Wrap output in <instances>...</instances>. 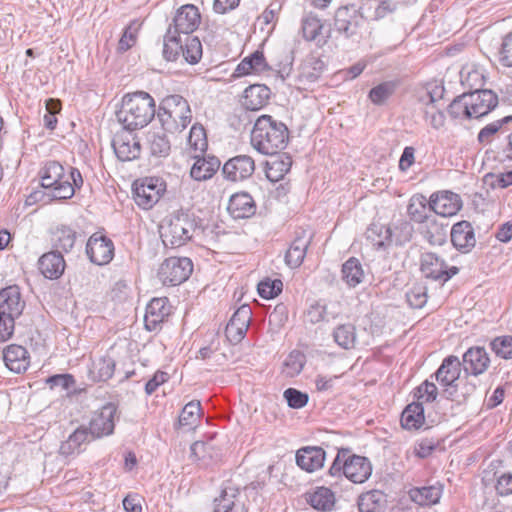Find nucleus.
I'll use <instances>...</instances> for the list:
<instances>
[{"instance_id": "052dcab7", "label": "nucleus", "mask_w": 512, "mask_h": 512, "mask_svg": "<svg viewBox=\"0 0 512 512\" xmlns=\"http://www.w3.org/2000/svg\"><path fill=\"white\" fill-rule=\"evenodd\" d=\"M350 450L346 448H341L338 450V453L329 468V475L331 476H345V465L348 463Z\"/></svg>"}, {"instance_id": "79ce46f5", "label": "nucleus", "mask_w": 512, "mask_h": 512, "mask_svg": "<svg viewBox=\"0 0 512 512\" xmlns=\"http://www.w3.org/2000/svg\"><path fill=\"white\" fill-rule=\"evenodd\" d=\"M182 42L178 33L172 31V25H169L164 35L163 55L168 61L177 60L181 53Z\"/></svg>"}, {"instance_id": "338daca9", "label": "nucleus", "mask_w": 512, "mask_h": 512, "mask_svg": "<svg viewBox=\"0 0 512 512\" xmlns=\"http://www.w3.org/2000/svg\"><path fill=\"white\" fill-rule=\"evenodd\" d=\"M47 384L52 389L60 387L63 390H68L75 384V380L73 376L69 374H59L49 377L47 379Z\"/></svg>"}, {"instance_id": "9b49d317", "label": "nucleus", "mask_w": 512, "mask_h": 512, "mask_svg": "<svg viewBox=\"0 0 512 512\" xmlns=\"http://www.w3.org/2000/svg\"><path fill=\"white\" fill-rule=\"evenodd\" d=\"M448 113L453 118L480 119V90L464 93L455 98L448 107Z\"/></svg>"}, {"instance_id": "6e6552de", "label": "nucleus", "mask_w": 512, "mask_h": 512, "mask_svg": "<svg viewBox=\"0 0 512 512\" xmlns=\"http://www.w3.org/2000/svg\"><path fill=\"white\" fill-rule=\"evenodd\" d=\"M420 271L427 279L445 283L458 273V268L448 267L444 259L435 253L424 252L420 256Z\"/></svg>"}, {"instance_id": "e433bc0d", "label": "nucleus", "mask_w": 512, "mask_h": 512, "mask_svg": "<svg viewBox=\"0 0 512 512\" xmlns=\"http://www.w3.org/2000/svg\"><path fill=\"white\" fill-rule=\"evenodd\" d=\"M425 240L432 246H441L446 242L447 230L443 224H439L434 219L425 222L421 230Z\"/></svg>"}, {"instance_id": "8fccbe9b", "label": "nucleus", "mask_w": 512, "mask_h": 512, "mask_svg": "<svg viewBox=\"0 0 512 512\" xmlns=\"http://www.w3.org/2000/svg\"><path fill=\"white\" fill-rule=\"evenodd\" d=\"M188 144L194 152L203 154L207 147L208 142L206 138L205 129L200 124H194L189 132Z\"/></svg>"}, {"instance_id": "2eb2a0df", "label": "nucleus", "mask_w": 512, "mask_h": 512, "mask_svg": "<svg viewBox=\"0 0 512 512\" xmlns=\"http://www.w3.org/2000/svg\"><path fill=\"white\" fill-rule=\"evenodd\" d=\"M200 23L201 15L198 8L193 4H185L176 11L170 25H172V31L178 34H191Z\"/></svg>"}, {"instance_id": "cd10ccee", "label": "nucleus", "mask_w": 512, "mask_h": 512, "mask_svg": "<svg viewBox=\"0 0 512 512\" xmlns=\"http://www.w3.org/2000/svg\"><path fill=\"white\" fill-rule=\"evenodd\" d=\"M39 270L48 279L59 278L65 269V261L60 252H49L42 255L38 261Z\"/></svg>"}, {"instance_id": "37998d69", "label": "nucleus", "mask_w": 512, "mask_h": 512, "mask_svg": "<svg viewBox=\"0 0 512 512\" xmlns=\"http://www.w3.org/2000/svg\"><path fill=\"white\" fill-rule=\"evenodd\" d=\"M461 367L468 377H478L480 374V346L470 347L463 354Z\"/></svg>"}, {"instance_id": "69168bd1", "label": "nucleus", "mask_w": 512, "mask_h": 512, "mask_svg": "<svg viewBox=\"0 0 512 512\" xmlns=\"http://www.w3.org/2000/svg\"><path fill=\"white\" fill-rule=\"evenodd\" d=\"M491 346L497 355L505 359L512 358V337L497 338L491 342Z\"/></svg>"}, {"instance_id": "dca6fc26", "label": "nucleus", "mask_w": 512, "mask_h": 512, "mask_svg": "<svg viewBox=\"0 0 512 512\" xmlns=\"http://www.w3.org/2000/svg\"><path fill=\"white\" fill-rule=\"evenodd\" d=\"M251 316L252 311L249 305H242L234 312L225 328V335L229 342L237 344L245 337Z\"/></svg>"}, {"instance_id": "a211bd4d", "label": "nucleus", "mask_w": 512, "mask_h": 512, "mask_svg": "<svg viewBox=\"0 0 512 512\" xmlns=\"http://www.w3.org/2000/svg\"><path fill=\"white\" fill-rule=\"evenodd\" d=\"M462 207L458 194L451 191L433 193L429 200V208L442 217H451L457 214Z\"/></svg>"}, {"instance_id": "a878e982", "label": "nucleus", "mask_w": 512, "mask_h": 512, "mask_svg": "<svg viewBox=\"0 0 512 512\" xmlns=\"http://www.w3.org/2000/svg\"><path fill=\"white\" fill-rule=\"evenodd\" d=\"M239 490L231 484L226 485L219 497L214 500V512H245L244 505L238 500Z\"/></svg>"}, {"instance_id": "473e14b6", "label": "nucleus", "mask_w": 512, "mask_h": 512, "mask_svg": "<svg viewBox=\"0 0 512 512\" xmlns=\"http://www.w3.org/2000/svg\"><path fill=\"white\" fill-rule=\"evenodd\" d=\"M268 69L264 55L260 51H255L250 56L245 57L237 66L235 74L237 76L259 74Z\"/></svg>"}, {"instance_id": "1a4fd4ad", "label": "nucleus", "mask_w": 512, "mask_h": 512, "mask_svg": "<svg viewBox=\"0 0 512 512\" xmlns=\"http://www.w3.org/2000/svg\"><path fill=\"white\" fill-rule=\"evenodd\" d=\"M163 191V182L158 178H145L134 183L133 198L139 207L147 210L159 201Z\"/></svg>"}, {"instance_id": "864d4df0", "label": "nucleus", "mask_w": 512, "mask_h": 512, "mask_svg": "<svg viewBox=\"0 0 512 512\" xmlns=\"http://www.w3.org/2000/svg\"><path fill=\"white\" fill-rule=\"evenodd\" d=\"M140 24L137 21L131 22L124 30L119 42L118 51L123 53L133 47L136 43Z\"/></svg>"}, {"instance_id": "0e129e2a", "label": "nucleus", "mask_w": 512, "mask_h": 512, "mask_svg": "<svg viewBox=\"0 0 512 512\" xmlns=\"http://www.w3.org/2000/svg\"><path fill=\"white\" fill-rule=\"evenodd\" d=\"M437 394L438 389L436 385L433 382L426 380L417 387L414 395L418 400L432 402L436 399Z\"/></svg>"}, {"instance_id": "c03bdc74", "label": "nucleus", "mask_w": 512, "mask_h": 512, "mask_svg": "<svg viewBox=\"0 0 512 512\" xmlns=\"http://www.w3.org/2000/svg\"><path fill=\"white\" fill-rule=\"evenodd\" d=\"M431 210L427 207L426 198L423 195H415L410 199L407 207V213L414 222L423 223L429 220L427 211Z\"/></svg>"}, {"instance_id": "bb28decb", "label": "nucleus", "mask_w": 512, "mask_h": 512, "mask_svg": "<svg viewBox=\"0 0 512 512\" xmlns=\"http://www.w3.org/2000/svg\"><path fill=\"white\" fill-rule=\"evenodd\" d=\"M270 89L263 84H254L247 87L242 98V105L250 111L263 108L270 98Z\"/></svg>"}, {"instance_id": "7c9ffc66", "label": "nucleus", "mask_w": 512, "mask_h": 512, "mask_svg": "<svg viewBox=\"0 0 512 512\" xmlns=\"http://www.w3.org/2000/svg\"><path fill=\"white\" fill-rule=\"evenodd\" d=\"M301 233V236L294 239L285 255V262L290 268H297L302 264L310 244L311 237H306L305 231Z\"/></svg>"}, {"instance_id": "2f4dec72", "label": "nucleus", "mask_w": 512, "mask_h": 512, "mask_svg": "<svg viewBox=\"0 0 512 512\" xmlns=\"http://www.w3.org/2000/svg\"><path fill=\"white\" fill-rule=\"evenodd\" d=\"M306 500L314 509L323 512L331 511L335 504L334 493L326 487H317L307 493Z\"/></svg>"}, {"instance_id": "4468645a", "label": "nucleus", "mask_w": 512, "mask_h": 512, "mask_svg": "<svg viewBox=\"0 0 512 512\" xmlns=\"http://www.w3.org/2000/svg\"><path fill=\"white\" fill-rule=\"evenodd\" d=\"M255 171V162L251 156L237 155L227 160L222 168L224 177L237 182L250 178Z\"/></svg>"}, {"instance_id": "aec40b11", "label": "nucleus", "mask_w": 512, "mask_h": 512, "mask_svg": "<svg viewBox=\"0 0 512 512\" xmlns=\"http://www.w3.org/2000/svg\"><path fill=\"white\" fill-rule=\"evenodd\" d=\"M166 297L153 298L146 307L144 316L145 328L149 331H155L159 325L163 323L165 318L169 316L171 307Z\"/></svg>"}, {"instance_id": "13d9d810", "label": "nucleus", "mask_w": 512, "mask_h": 512, "mask_svg": "<svg viewBox=\"0 0 512 512\" xmlns=\"http://www.w3.org/2000/svg\"><path fill=\"white\" fill-rule=\"evenodd\" d=\"M283 283L280 279H266L258 284V293L262 298L271 299L282 292Z\"/></svg>"}, {"instance_id": "393cba45", "label": "nucleus", "mask_w": 512, "mask_h": 512, "mask_svg": "<svg viewBox=\"0 0 512 512\" xmlns=\"http://www.w3.org/2000/svg\"><path fill=\"white\" fill-rule=\"evenodd\" d=\"M228 212L234 219L249 218L256 212L255 201L246 192L236 193L230 197Z\"/></svg>"}, {"instance_id": "412c9836", "label": "nucleus", "mask_w": 512, "mask_h": 512, "mask_svg": "<svg viewBox=\"0 0 512 512\" xmlns=\"http://www.w3.org/2000/svg\"><path fill=\"white\" fill-rule=\"evenodd\" d=\"M325 457L326 453L321 447H302L296 453V463L301 469L314 472L323 467Z\"/></svg>"}, {"instance_id": "39448f33", "label": "nucleus", "mask_w": 512, "mask_h": 512, "mask_svg": "<svg viewBox=\"0 0 512 512\" xmlns=\"http://www.w3.org/2000/svg\"><path fill=\"white\" fill-rule=\"evenodd\" d=\"M41 185L49 189V196L56 200L70 199L74 188L65 174L64 167L57 161H49L41 170Z\"/></svg>"}, {"instance_id": "7ed1b4c3", "label": "nucleus", "mask_w": 512, "mask_h": 512, "mask_svg": "<svg viewBox=\"0 0 512 512\" xmlns=\"http://www.w3.org/2000/svg\"><path fill=\"white\" fill-rule=\"evenodd\" d=\"M199 228L197 217L189 211L173 212L160 225V237L165 247H181L193 238Z\"/></svg>"}, {"instance_id": "20e7f679", "label": "nucleus", "mask_w": 512, "mask_h": 512, "mask_svg": "<svg viewBox=\"0 0 512 512\" xmlns=\"http://www.w3.org/2000/svg\"><path fill=\"white\" fill-rule=\"evenodd\" d=\"M157 117L164 131L177 133L183 131L192 121V111L188 101L178 94L162 99Z\"/></svg>"}, {"instance_id": "de8ad7c7", "label": "nucleus", "mask_w": 512, "mask_h": 512, "mask_svg": "<svg viewBox=\"0 0 512 512\" xmlns=\"http://www.w3.org/2000/svg\"><path fill=\"white\" fill-rule=\"evenodd\" d=\"M151 154L159 157H166L171 150L169 139L164 133L153 132L148 137Z\"/></svg>"}, {"instance_id": "5701e85b", "label": "nucleus", "mask_w": 512, "mask_h": 512, "mask_svg": "<svg viewBox=\"0 0 512 512\" xmlns=\"http://www.w3.org/2000/svg\"><path fill=\"white\" fill-rule=\"evenodd\" d=\"M372 473V465L368 458L359 455H350L345 465V477L353 483L365 482Z\"/></svg>"}, {"instance_id": "3c124183", "label": "nucleus", "mask_w": 512, "mask_h": 512, "mask_svg": "<svg viewBox=\"0 0 512 512\" xmlns=\"http://www.w3.org/2000/svg\"><path fill=\"white\" fill-rule=\"evenodd\" d=\"M181 53L189 64H196L202 57V44L198 37H188Z\"/></svg>"}, {"instance_id": "9d476101", "label": "nucleus", "mask_w": 512, "mask_h": 512, "mask_svg": "<svg viewBox=\"0 0 512 512\" xmlns=\"http://www.w3.org/2000/svg\"><path fill=\"white\" fill-rule=\"evenodd\" d=\"M461 373V361L457 356L446 357L435 372L436 381L444 387V394L448 399L454 397L457 391V384Z\"/></svg>"}, {"instance_id": "ddd939ff", "label": "nucleus", "mask_w": 512, "mask_h": 512, "mask_svg": "<svg viewBox=\"0 0 512 512\" xmlns=\"http://www.w3.org/2000/svg\"><path fill=\"white\" fill-rule=\"evenodd\" d=\"M133 131L123 128L116 132L112 140V147L120 161H132L141 154V144Z\"/></svg>"}, {"instance_id": "f8f14e48", "label": "nucleus", "mask_w": 512, "mask_h": 512, "mask_svg": "<svg viewBox=\"0 0 512 512\" xmlns=\"http://www.w3.org/2000/svg\"><path fill=\"white\" fill-rule=\"evenodd\" d=\"M116 413L117 407L108 403L93 414L87 428L93 440L113 433Z\"/></svg>"}, {"instance_id": "6ab92c4d", "label": "nucleus", "mask_w": 512, "mask_h": 512, "mask_svg": "<svg viewBox=\"0 0 512 512\" xmlns=\"http://www.w3.org/2000/svg\"><path fill=\"white\" fill-rule=\"evenodd\" d=\"M25 302L21 299L20 288L11 285L0 290V315L18 318L24 309Z\"/></svg>"}, {"instance_id": "f3484780", "label": "nucleus", "mask_w": 512, "mask_h": 512, "mask_svg": "<svg viewBox=\"0 0 512 512\" xmlns=\"http://www.w3.org/2000/svg\"><path fill=\"white\" fill-rule=\"evenodd\" d=\"M86 253L91 262L105 265L113 259L114 244L106 236L93 234L87 242Z\"/></svg>"}, {"instance_id": "4d7b16f0", "label": "nucleus", "mask_w": 512, "mask_h": 512, "mask_svg": "<svg viewBox=\"0 0 512 512\" xmlns=\"http://www.w3.org/2000/svg\"><path fill=\"white\" fill-rule=\"evenodd\" d=\"M406 299L412 308H422L427 302V288L420 284L414 285L407 291Z\"/></svg>"}, {"instance_id": "a18cd8bd", "label": "nucleus", "mask_w": 512, "mask_h": 512, "mask_svg": "<svg viewBox=\"0 0 512 512\" xmlns=\"http://www.w3.org/2000/svg\"><path fill=\"white\" fill-rule=\"evenodd\" d=\"M76 240L75 232L69 227H60L57 228L53 234V245L57 250H61L63 252L70 251Z\"/></svg>"}, {"instance_id": "bf43d9fd", "label": "nucleus", "mask_w": 512, "mask_h": 512, "mask_svg": "<svg viewBox=\"0 0 512 512\" xmlns=\"http://www.w3.org/2000/svg\"><path fill=\"white\" fill-rule=\"evenodd\" d=\"M289 407L293 409L303 408L309 400L308 394L301 392L295 388H288L283 394Z\"/></svg>"}, {"instance_id": "6e6d98bb", "label": "nucleus", "mask_w": 512, "mask_h": 512, "mask_svg": "<svg viewBox=\"0 0 512 512\" xmlns=\"http://www.w3.org/2000/svg\"><path fill=\"white\" fill-rule=\"evenodd\" d=\"M393 82H384L372 88L369 92L370 100L376 104H383L395 91Z\"/></svg>"}, {"instance_id": "f257e3e1", "label": "nucleus", "mask_w": 512, "mask_h": 512, "mask_svg": "<svg viewBox=\"0 0 512 512\" xmlns=\"http://www.w3.org/2000/svg\"><path fill=\"white\" fill-rule=\"evenodd\" d=\"M289 130L285 123L271 115L257 118L251 131V145L259 153L273 156L287 146Z\"/></svg>"}, {"instance_id": "e2e57ef3", "label": "nucleus", "mask_w": 512, "mask_h": 512, "mask_svg": "<svg viewBox=\"0 0 512 512\" xmlns=\"http://www.w3.org/2000/svg\"><path fill=\"white\" fill-rule=\"evenodd\" d=\"M395 231L397 232L394 236V242L397 245H403L409 242L413 235V226L406 220H401L395 226Z\"/></svg>"}, {"instance_id": "f704fd0d", "label": "nucleus", "mask_w": 512, "mask_h": 512, "mask_svg": "<svg viewBox=\"0 0 512 512\" xmlns=\"http://www.w3.org/2000/svg\"><path fill=\"white\" fill-rule=\"evenodd\" d=\"M425 421L422 403L413 402L406 406L401 415V425L404 429H419Z\"/></svg>"}, {"instance_id": "603ef678", "label": "nucleus", "mask_w": 512, "mask_h": 512, "mask_svg": "<svg viewBox=\"0 0 512 512\" xmlns=\"http://www.w3.org/2000/svg\"><path fill=\"white\" fill-rule=\"evenodd\" d=\"M383 493L372 490L362 494L359 498V509L361 512H376L383 500Z\"/></svg>"}, {"instance_id": "a19ab883", "label": "nucleus", "mask_w": 512, "mask_h": 512, "mask_svg": "<svg viewBox=\"0 0 512 512\" xmlns=\"http://www.w3.org/2000/svg\"><path fill=\"white\" fill-rule=\"evenodd\" d=\"M306 363V356L299 350L291 351L282 365V374L285 377H295L301 373Z\"/></svg>"}, {"instance_id": "58836bf2", "label": "nucleus", "mask_w": 512, "mask_h": 512, "mask_svg": "<svg viewBox=\"0 0 512 512\" xmlns=\"http://www.w3.org/2000/svg\"><path fill=\"white\" fill-rule=\"evenodd\" d=\"M324 63L320 59L311 57L306 59L300 67L299 81L303 84L314 83L322 75Z\"/></svg>"}, {"instance_id": "b1692460", "label": "nucleus", "mask_w": 512, "mask_h": 512, "mask_svg": "<svg viewBox=\"0 0 512 512\" xmlns=\"http://www.w3.org/2000/svg\"><path fill=\"white\" fill-rule=\"evenodd\" d=\"M5 365L15 373L25 372L30 365V356L25 347L11 344L3 352Z\"/></svg>"}, {"instance_id": "423d86ee", "label": "nucleus", "mask_w": 512, "mask_h": 512, "mask_svg": "<svg viewBox=\"0 0 512 512\" xmlns=\"http://www.w3.org/2000/svg\"><path fill=\"white\" fill-rule=\"evenodd\" d=\"M334 27L345 38L358 42L368 31V22L355 7L345 6L337 9Z\"/></svg>"}, {"instance_id": "72a5a7b5", "label": "nucleus", "mask_w": 512, "mask_h": 512, "mask_svg": "<svg viewBox=\"0 0 512 512\" xmlns=\"http://www.w3.org/2000/svg\"><path fill=\"white\" fill-rule=\"evenodd\" d=\"M366 236L377 249L386 248L394 241L392 229L380 223H372L366 231Z\"/></svg>"}, {"instance_id": "c85d7f7f", "label": "nucleus", "mask_w": 512, "mask_h": 512, "mask_svg": "<svg viewBox=\"0 0 512 512\" xmlns=\"http://www.w3.org/2000/svg\"><path fill=\"white\" fill-rule=\"evenodd\" d=\"M196 159L190 170V175L194 180L205 181L210 179L219 169L220 160L215 156L200 157L195 155Z\"/></svg>"}, {"instance_id": "680f3d73", "label": "nucleus", "mask_w": 512, "mask_h": 512, "mask_svg": "<svg viewBox=\"0 0 512 512\" xmlns=\"http://www.w3.org/2000/svg\"><path fill=\"white\" fill-rule=\"evenodd\" d=\"M321 29V21L315 17H308L302 23L303 36L308 41L316 40Z\"/></svg>"}, {"instance_id": "0eeeda50", "label": "nucleus", "mask_w": 512, "mask_h": 512, "mask_svg": "<svg viewBox=\"0 0 512 512\" xmlns=\"http://www.w3.org/2000/svg\"><path fill=\"white\" fill-rule=\"evenodd\" d=\"M193 271V263L187 257L167 258L159 267L158 278L163 285L176 286L186 281Z\"/></svg>"}, {"instance_id": "5fc2aeb1", "label": "nucleus", "mask_w": 512, "mask_h": 512, "mask_svg": "<svg viewBox=\"0 0 512 512\" xmlns=\"http://www.w3.org/2000/svg\"><path fill=\"white\" fill-rule=\"evenodd\" d=\"M306 317L310 323L316 324L321 321H329L330 318L335 319L336 313L329 312L326 305L316 302L309 307Z\"/></svg>"}, {"instance_id": "f03ea898", "label": "nucleus", "mask_w": 512, "mask_h": 512, "mask_svg": "<svg viewBox=\"0 0 512 512\" xmlns=\"http://www.w3.org/2000/svg\"><path fill=\"white\" fill-rule=\"evenodd\" d=\"M156 114L153 97L144 91L126 94L116 112L117 120L126 130L134 131L147 126Z\"/></svg>"}, {"instance_id": "c9c22d12", "label": "nucleus", "mask_w": 512, "mask_h": 512, "mask_svg": "<svg viewBox=\"0 0 512 512\" xmlns=\"http://www.w3.org/2000/svg\"><path fill=\"white\" fill-rule=\"evenodd\" d=\"M441 494L442 489L438 486L413 488L409 492L411 500L421 506H430L438 503Z\"/></svg>"}, {"instance_id": "49530a36", "label": "nucleus", "mask_w": 512, "mask_h": 512, "mask_svg": "<svg viewBox=\"0 0 512 512\" xmlns=\"http://www.w3.org/2000/svg\"><path fill=\"white\" fill-rule=\"evenodd\" d=\"M335 342L344 349L353 348L356 341L355 327L352 324L339 325L333 333Z\"/></svg>"}, {"instance_id": "4c0bfd02", "label": "nucleus", "mask_w": 512, "mask_h": 512, "mask_svg": "<svg viewBox=\"0 0 512 512\" xmlns=\"http://www.w3.org/2000/svg\"><path fill=\"white\" fill-rule=\"evenodd\" d=\"M115 370V361L109 356H101L95 359L90 368V376L94 381H107Z\"/></svg>"}, {"instance_id": "c756f323", "label": "nucleus", "mask_w": 512, "mask_h": 512, "mask_svg": "<svg viewBox=\"0 0 512 512\" xmlns=\"http://www.w3.org/2000/svg\"><path fill=\"white\" fill-rule=\"evenodd\" d=\"M91 440L93 439L88 433L87 427L82 425L78 427L74 432H72L68 438L61 443L59 453L64 456L79 454L81 452L82 445L90 442Z\"/></svg>"}, {"instance_id": "ea45409f", "label": "nucleus", "mask_w": 512, "mask_h": 512, "mask_svg": "<svg viewBox=\"0 0 512 512\" xmlns=\"http://www.w3.org/2000/svg\"><path fill=\"white\" fill-rule=\"evenodd\" d=\"M363 278L364 271L358 259L351 257L342 265V279L349 287H356Z\"/></svg>"}, {"instance_id": "09e8293b", "label": "nucleus", "mask_w": 512, "mask_h": 512, "mask_svg": "<svg viewBox=\"0 0 512 512\" xmlns=\"http://www.w3.org/2000/svg\"><path fill=\"white\" fill-rule=\"evenodd\" d=\"M200 411L201 404L199 401H191L187 403L179 416V426L188 427L189 429L194 427L199 420Z\"/></svg>"}, {"instance_id": "4be33fe9", "label": "nucleus", "mask_w": 512, "mask_h": 512, "mask_svg": "<svg viewBox=\"0 0 512 512\" xmlns=\"http://www.w3.org/2000/svg\"><path fill=\"white\" fill-rule=\"evenodd\" d=\"M451 242L454 247L463 252H469L476 244L474 229L470 222L460 221L451 229Z\"/></svg>"}, {"instance_id": "774afa93", "label": "nucleus", "mask_w": 512, "mask_h": 512, "mask_svg": "<svg viewBox=\"0 0 512 512\" xmlns=\"http://www.w3.org/2000/svg\"><path fill=\"white\" fill-rule=\"evenodd\" d=\"M501 61L505 66L512 67V33L507 34L502 42Z\"/></svg>"}]
</instances>
